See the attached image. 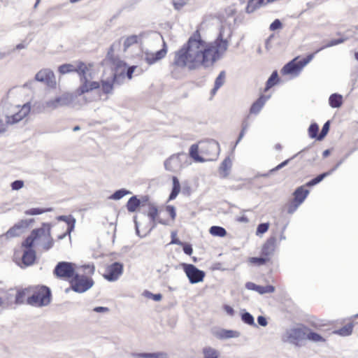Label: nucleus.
<instances>
[{"label": "nucleus", "instance_id": "obj_39", "mask_svg": "<svg viewBox=\"0 0 358 358\" xmlns=\"http://www.w3.org/2000/svg\"><path fill=\"white\" fill-rule=\"evenodd\" d=\"M29 224V222L28 220H21L18 224H15L12 229H10L8 233L13 235L16 234V231L27 228Z\"/></svg>", "mask_w": 358, "mask_h": 358}, {"label": "nucleus", "instance_id": "obj_45", "mask_svg": "<svg viewBox=\"0 0 358 358\" xmlns=\"http://www.w3.org/2000/svg\"><path fill=\"white\" fill-rule=\"evenodd\" d=\"M48 211V209H43V208H31V209H29L25 211V214L26 215H40V214H42L45 212H47Z\"/></svg>", "mask_w": 358, "mask_h": 358}, {"label": "nucleus", "instance_id": "obj_50", "mask_svg": "<svg viewBox=\"0 0 358 358\" xmlns=\"http://www.w3.org/2000/svg\"><path fill=\"white\" fill-rule=\"evenodd\" d=\"M188 0H173V4L176 9L180 10L187 4Z\"/></svg>", "mask_w": 358, "mask_h": 358}, {"label": "nucleus", "instance_id": "obj_30", "mask_svg": "<svg viewBox=\"0 0 358 358\" xmlns=\"http://www.w3.org/2000/svg\"><path fill=\"white\" fill-rule=\"evenodd\" d=\"M329 103L332 108H339L343 104V96L338 94H333L329 96Z\"/></svg>", "mask_w": 358, "mask_h": 358}, {"label": "nucleus", "instance_id": "obj_15", "mask_svg": "<svg viewBox=\"0 0 358 358\" xmlns=\"http://www.w3.org/2000/svg\"><path fill=\"white\" fill-rule=\"evenodd\" d=\"M87 64L82 61H76L74 64H64L58 67V71L62 75L76 73L79 76L80 73V69L85 68Z\"/></svg>", "mask_w": 358, "mask_h": 358}, {"label": "nucleus", "instance_id": "obj_53", "mask_svg": "<svg viewBox=\"0 0 358 358\" xmlns=\"http://www.w3.org/2000/svg\"><path fill=\"white\" fill-rule=\"evenodd\" d=\"M148 296L156 301H160L162 298V295L161 294H152L148 292Z\"/></svg>", "mask_w": 358, "mask_h": 358}, {"label": "nucleus", "instance_id": "obj_43", "mask_svg": "<svg viewBox=\"0 0 358 358\" xmlns=\"http://www.w3.org/2000/svg\"><path fill=\"white\" fill-rule=\"evenodd\" d=\"M331 173V171L329 172H326V173H323L319 176H317V177H315V178H313V180H311L310 181H309L306 185L307 186H313V185H315L317 183H319L320 181H322L326 176H329V174Z\"/></svg>", "mask_w": 358, "mask_h": 358}, {"label": "nucleus", "instance_id": "obj_12", "mask_svg": "<svg viewBox=\"0 0 358 358\" xmlns=\"http://www.w3.org/2000/svg\"><path fill=\"white\" fill-rule=\"evenodd\" d=\"M36 81L44 83L47 87L55 89L57 86L56 78L54 72L50 69H42L36 75Z\"/></svg>", "mask_w": 358, "mask_h": 358}, {"label": "nucleus", "instance_id": "obj_57", "mask_svg": "<svg viewBox=\"0 0 358 358\" xmlns=\"http://www.w3.org/2000/svg\"><path fill=\"white\" fill-rule=\"evenodd\" d=\"M94 310L96 313H103V312H108L109 310V309L106 307L99 306V307L94 308Z\"/></svg>", "mask_w": 358, "mask_h": 358}, {"label": "nucleus", "instance_id": "obj_44", "mask_svg": "<svg viewBox=\"0 0 358 358\" xmlns=\"http://www.w3.org/2000/svg\"><path fill=\"white\" fill-rule=\"evenodd\" d=\"M319 130V127L316 123H313L310 125L308 128V135L310 138H317V133Z\"/></svg>", "mask_w": 358, "mask_h": 358}, {"label": "nucleus", "instance_id": "obj_16", "mask_svg": "<svg viewBox=\"0 0 358 358\" xmlns=\"http://www.w3.org/2000/svg\"><path fill=\"white\" fill-rule=\"evenodd\" d=\"M147 203H149V197L148 196H143L141 199H138L136 196H133L128 200L126 207L128 212L134 213L136 211L141 205L145 206Z\"/></svg>", "mask_w": 358, "mask_h": 358}, {"label": "nucleus", "instance_id": "obj_22", "mask_svg": "<svg viewBox=\"0 0 358 358\" xmlns=\"http://www.w3.org/2000/svg\"><path fill=\"white\" fill-rule=\"evenodd\" d=\"M180 154L173 155L171 156L164 162V166L166 170L173 171L177 168L181 166V162L180 160Z\"/></svg>", "mask_w": 358, "mask_h": 358}, {"label": "nucleus", "instance_id": "obj_3", "mask_svg": "<svg viewBox=\"0 0 358 358\" xmlns=\"http://www.w3.org/2000/svg\"><path fill=\"white\" fill-rule=\"evenodd\" d=\"M85 271L84 274L75 273L74 275L69 280L70 287L78 293H83L90 289L94 285L92 275L94 273L95 267L94 264H87L82 266Z\"/></svg>", "mask_w": 358, "mask_h": 358}, {"label": "nucleus", "instance_id": "obj_36", "mask_svg": "<svg viewBox=\"0 0 358 358\" xmlns=\"http://www.w3.org/2000/svg\"><path fill=\"white\" fill-rule=\"evenodd\" d=\"M210 234L214 236L224 237L227 235L225 229L219 226H213L209 229Z\"/></svg>", "mask_w": 358, "mask_h": 358}, {"label": "nucleus", "instance_id": "obj_48", "mask_svg": "<svg viewBox=\"0 0 358 358\" xmlns=\"http://www.w3.org/2000/svg\"><path fill=\"white\" fill-rule=\"evenodd\" d=\"M269 224L268 223H262L258 225L256 234L257 235L262 234L266 232L268 229Z\"/></svg>", "mask_w": 358, "mask_h": 358}, {"label": "nucleus", "instance_id": "obj_20", "mask_svg": "<svg viewBox=\"0 0 358 358\" xmlns=\"http://www.w3.org/2000/svg\"><path fill=\"white\" fill-rule=\"evenodd\" d=\"M31 286H29L25 288H17L16 289L15 296V303L16 304H22L24 303H27L29 304V297L31 296Z\"/></svg>", "mask_w": 358, "mask_h": 358}, {"label": "nucleus", "instance_id": "obj_42", "mask_svg": "<svg viewBox=\"0 0 358 358\" xmlns=\"http://www.w3.org/2000/svg\"><path fill=\"white\" fill-rule=\"evenodd\" d=\"M173 243H176V245L182 246L183 251L186 255H191L192 254L193 249L190 244L183 243L180 241H174Z\"/></svg>", "mask_w": 358, "mask_h": 358}, {"label": "nucleus", "instance_id": "obj_47", "mask_svg": "<svg viewBox=\"0 0 358 358\" xmlns=\"http://www.w3.org/2000/svg\"><path fill=\"white\" fill-rule=\"evenodd\" d=\"M329 129V122H327L323 125L322 131L317 136V140H320V141L322 140L325 137V136L327 134Z\"/></svg>", "mask_w": 358, "mask_h": 358}, {"label": "nucleus", "instance_id": "obj_34", "mask_svg": "<svg viewBox=\"0 0 358 358\" xmlns=\"http://www.w3.org/2000/svg\"><path fill=\"white\" fill-rule=\"evenodd\" d=\"M306 339H308V340L315 342V343L325 342V338H324L319 334L312 331L308 327H307V333H306Z\"/></svg>", "mask_w": 358, "mask_h": 358}, {"label": "nucleus", "instance_id": "obj_38", "mask_svg": "<svg viewBox=\"0 0 358 358\" xmlns=\"http://www.w3.org/2000/svg\"><path fill=\"white\" fill-rule=\"evenodd\" d=\"M270 261L271 260L269 257H266L264 256H262L261 257H250L249 259L250 263L257 266L264 265Z\"/></svg>", "mask_w": 358, "mask_h": 358}, {"label": "nucleus", "instance_id": "obj_31", "mask_svg": "<svg viewBox=\"0 0 358 358\" xmlns=\"http://www.w3.org/2000/svg\"><path fill=\"white\" fill-rule=\"evenodd\" d=\"M114 52H115V48H114V45H112L108 50V52H107V55H106V58L110 62H112L113 64H115L117 63V64L118 66H126V64L124 62H123L122 61H120L119 59L117 58H115V56H114Z\"/></svg>", "mask_w": 358, "mask_h": 358}, {"label": "nucleus", "instance_id": "obj_37", "mask_svg": "<svg viewBox=\"0 0 358 358\" xmlns=\"http://www.w3.org/2000/svg\"><path fill=\"white\" fill-rule=\"evenodd\" d=\"M135 358H164L163 353H135Z\"/></svg>", "mask_w": 358, "mask_h": 358}, {"label": "nucleus", "instance_id": "obj_49", "mask_svg": "<svg viewBox=\"0 0 358 358\" xmlns=\"http://www.w3.org/2000/svg\"><path fill=\"white\" fill-rule=\"evenodd\" d=\"M242 320L248 324H254V318L249 313H245L242 315Z\"/></svg>", "mask_w": 358, "mask_h": 358}, {"label": "nucleus", "instance_id": "obj_29", "mask_svg": "<svg viewBox=\"0 0 358 358\" xmlns=\"http://www.w3.org/2000/svg\"><path fill=\"white\" fill-rule=\"evenodd\" d=\"M115 79V78H114L111 80H101V82H99L101 83L100 87L101 88L103 93L107 94H110L112 92V91L113 90Z\"/></svg>", "mask_w": 358, "mask_h": 358}, {"label": "nucleus", "instance_id": "obj_5", "mask_svg": "<svg viewBox=\"0 0 358 358\" xmlns=\"http://www.w3.org/2000/svg\"><path fill=\"white\" fill-rule=\"evenodd\" d=\"M148 216L152 222H158L162 224H168L175 220L176 209L173 206H167L164 208L158 209L152 203H148Z\"/></svg>", "mask_w": 358, "mask_h": 358}, {"label": "nucleus", "instance_id": "obj_46", "mask_svg": "<svg viewBox=\"0 0 358 358\" xmlns=\"http://www.w3.org/2000/svg\"><path fill=\"white\" fill-rule=\"evenodd\" d=\"M74 222H75L74 220L72 222H71V221L68 222V227H67L66 231L64 234H62V235L59 236L58 239H62L66 236L70 235L71 232L73 229Z\"/></svg>", "mask_w": 358, "mask_h": 358}, {"label": "nucleus", "instance_id": "obj_26", "mask_svg": "<svg viewBox=\"0 0 358 358\" xmlns=\"http://www.w3.org/2000/svg\"><path fill=\"white\" fill-rule=\"evenodd\" d=\"M189 156L196 162H203L200 147L198 144H193L189 148Z\"/></svg>", "mask_w": 358, "mask_h": 358}, {"label": "nucleus", "instance_id": "obj_59", "mask_svg": "<svg viewBox=\"0 0 358 358\" xmlns=\"http://www.w3.org/2000/svg\"><path fill=\"white\" fill-rule=\"evenodd\" d=\"M174 241H180L177 238V233H176V231H173L171 233V241L170 244H176V243H173Z\"/></svg>", "mask_w": 358, "mask_h": 358}, {"label": "nucleus", "instance_id": "obj_17", "mask_svg": "<svg viewBox=\"0 0 358 358\" xmlns=\"http://www.w3.org/2000/svg\"><path fill=\"white\" fill-rule=\"evenodd\" d=\"M277 241L278 240L275 236H271L268 238L262 245L261 250L262 256L269 257L271 259V257L273 255L276 249Z\"/></svg>", "mask_w": 358, "mask_h": 358}, {"label": "nucleus", "instance_id": "obj_8", "mask_svg": "<svg viewBox=\"0 0 358 358\" xmlns=\"http://www.w3.org/2000/svg\"><path fill=\"white\" fill-rule=\"evenodd\" d=\"M76 265L72 262H59L53 270L54 275L61 280H69L74 275Z\"/></svg>", "mask_w": 358, "mask_h": 358}, {"label": "nucleus", "instance_id": "obj_56", "mask_svg": "<svg viewBox=\"0 0 358 358\" xmlns=\"http://www.w3.org/2000/svg\"><path fill=\"white\" fill-rule=\"evenodd\" d=\"M344 41H345V39H343V38H339V39H337V40H332L329 43L328 46H333V45H336L340 44V43L344 42Z\"/></svg>", "mask_w": 358, "mask_h": 358}, {"label": "nucleus", "instance_id": "obj_33", "mask_svg": "<svg viewBox=\"0 0 358 358\" xmlns=\"http://www.w3.org/2000/svg\"><path fill=\"white\" fill-rule=\"evenodd\" d=\"M279 81H280V79L278 78V72H277V71H274L266 82L264 92L268 91L272 87H273L274 85L278 84L279 83Z\"/></svg>", "mask_w": 358, "mask_h": 358}, {"label": "nucleus", "instance_id": "obj_63", "mask_svg": "<svg viewBox=\"0 0 358 358\" xmlns=\"http://www.w3.org/2000/svg\"><path fill=\"white\" fill-rule=\"evenodd\" d=\"M330 152L329 150H326L323 152L322 155L324 157H327L329 155Z\"/></svg>", "mask_w": 358, "mask_h": 358}, {"label": "nucleus", "instance_id": "obj_24", "mask_svg": "<svg viewBox=\"0 0 358 358\" xmlns=\"http://www.w3.org/2000/svg\"><path fill=\"white\" fill-rule=\"evenodd\" d=\"M249 289L257 291L259 294L272 293L274 292L275 288L272 285L260 286L254 283H250L247 285Z\"/></svg>", "mask_w": 358, "mask_h": 358}, {"label": "nucleus", "instance_id": "obj_9", "mask_svg": "<svg viewBox=\"0 0 358 358\" xmlns=\"http://www.w3.org/2000/svg\"><path fill=\"white\" fill-rule=\"evenodd\" d=\"M306 333L307 327L301 324L297 327L287 330L282 339L285 342H289L296 345H299L300 342L306 339Z\"/></svg>", "mask_w": 358, "mask_h": 358}, {"label": "nucleus", "instance_id": "obj_60", "mask_svg": "<svg viewBox=\"0 0 358 358\" xmlns=\"http://www.w3.org/2000/svg\"><path fill=\"white\" fill-rule=\"evenodd\" d=\"M6 131V127L4 124L0 121V135L3 134Z\"/></svg>", "mask_w": 358, "mask_h": 358}, {"label": "nucleus", "instance_id": "obj_64", "mask_svg": "<svg viewBox=\"0 0 358 358\" xmlns=\"http://www.w3.org/2000/svg\"><path fill=\"white\" fill-rule=\"evenodd\" d=\"M287 163V161H285L283 162H282L281 164H280L278 166H277V169H280V168H282V166H284Z\"/></svg>", "mask_w": 358, "mask_h": 358}, {"label": "nucleus", "instance_id": "obj_14", "mask_svg": "<svg viewBox=\"0 0 358 358\" xmlns=\"http://www.w3.org/2000/svg\"><path fill=\"white\" fill-rule=\"evenodd\" d=\"M30 111L31 105L29 103L24 104L21 107H18V110L16 113L13 115L6 116V124H14L19 122L26 117L29 114Z\"/></svg>", "mask_w": 358, "mask_h": 358}, {"label": "nucleus", "instance_id": "obj_41", "mask_svg": "<svg viewBox=\"0 0 358 358\" xmlns=\"http://www.w3.org/2000/svg\"><path fill=\"white\" fill-rule=\"evenodd\" d=\"M138 43V37L136 35H131L127 37L124 41V50L128 49L131 45Z\"/></svg>", "mask_w": 358, "mask_h": 358}, {"label": "nucleus", "instance_id": "obj_18", "mask_svg": "<svg viewBox=\"0 0 358 358\" xmlns=\"http://www.w3.org/2000/svg\"><path fill=\"white\" fill-rule=\"evenodd\" d=\"M309 191L305 188L304 186L298 187L294 192V199L292 201L293 209L291 211L294 210L300 204L303 203L305 199L307 197Z\"/></svg>", "mask_w": 358, "mask_h": 358}, {"label": "nucleus", "instance_id": "obj_27", "mask_svg": "<svg viewBox=\"0 0 358 358\" xmlns=\"http://www.w3.org/2000/svg\"><path fill=\"white\" fill-rule=\"evenodd\" d=\"M354 328L353 322H348L345 324L343 327L339 329L335 330L334 334L341 336H347L350 335L352 333V330Z\"/></svg>", "mask_w": 358, "mask_h": 358}, {"label": "nucleus", "instance_id": "obj_11", "mask_svg": "<svg viewBox=\"0 0 358 358\" xmlns=\"http://www.w3.org/2000/svg\"><path fill=\"white\" fill-rule=\"evenodd\" d=\"M181 267L182 268L190 283L196 284L203 280L206 275L205 272L199 270L194 265L182 263L181 264Z\"/></svg>", "mask_w": 358, "mask_h": 358}, {"label": "nucleus", "instance_id": "obj_40", "mask_svg": "<svg viewBox=\"0 0 358 358\" xmlns=\"http://www.w3.org/2000/svg\"><path fill=\"white\" fill-rule=\"evenodd\" d=\"M129 194H131L129 191L126 190L124 189H121L115 192L109 198L113 200H119L122 199L123 196Z\"/></svg>", "mask_w": 358, "mask_h": 358}, {"label": "nucleus", "instance_id": "obj_61", "mask_svg": "<svg viewBox=\"0 0 358 358\" xmlns=\"http://www.w3.org/2000/svg\"><path fill=\"white\" fill-rule=\"evenodd\" d=\"M1 292H2V290L0 289V308L3 307L4 306V300L3 299V297L1 296Z\"/></svg>", "mask_w": 358, "mask_h": 358}, {"label": "nucleus", "instance_id": "obj_52", "mask_svg": "<svg viewBox=\"0 0 358 358\" xmlns=\"http://www.w3.org/2000/svg\"><path fill=\"white\" fill-rule=\"evenodd\" d=\"M24 185V182L22 180H15L11 184L13 189L18 190L21 189Z\"/></svg>", "mask_w": 358, "mask_h": 358}, {"label": "nucleus", "instance_id": "obj_6", "mask_svg": "<svg viewBox=\"0 0 358 358\" xmlns=\"http://www.w3.org/2000/svg\"><path fill=\"white\" fill-rule=\"evenodd\" d=\"M31 293L29 305L42 307L48 305L51 301V291L45 285L31 286Z\"/></svg>", "mask_w": 358, "mask_h": 358}, {"label": "nucleus", "instance_id": "obj_55", "mask_svg": "<svg viewBox=\"0 0 358 358\" xmlns=\"http://www.w3.org/2000/svg\"><path fill=\"white\" fill-rule=\"evenodd\" d=\"M136 68V66H132L129 67L127 72V76L129 79H131L132 78L133 73L134 72Z\"/></svg>", "mask_w": 358, "mask_h": 358}, {"label": "nucleus", "instance_id": "obj_35", "mask_svg": "<svg viewBox=\"0 0 358 358\" xmlns=\"http://www.w3.org/2000/svg\"><path fill=\"white\" fill-rule=\"evenodd\" d=\"M203 358H218L219 352L211 347H205L202 350Z\"/></svg>", "mask_w": 358, "mask_h": 358}, {"label": "nucleus", "instance_id": "obj_62", "mask_svg": "<svg viewBox=\"0 0 358 358\" xmlns=\"http://www.w3.org/2000/svg\"><path fill=\"white\" fill-rule=\"evenodd\" d=\"M245 129H246V126H245V127H243V129H242L241 132L240 133V136H239V138H238V141H240V140L242 138V137L243 136L244 133H245Z\"/></svg>", "mask_w": 358, "mask_h": 358}, {"label": "nucleus", "instance_id": "obj_13", "mask_svg": "<svg viewBox=\"0 0 358 358\" xmlns=\"http://www.w3.org/2000/svg\"><path fill=\"white\" fill-rule=\"evenodd\" d=\"M122 273L123 264L120 262H114L106 267L103 277L108 281H115L120 277Z\"/></svg>", "mask_w": 358, "mask_h": 358}, {"label": "nucleus", "instance_id": "obj_58", "mask_svg": "<svg viewBox=\"0 0 358 358\" xmlns=\"http://www.w3.org/2000/svg\"><path fill=\"white\" fill-rule=\"evenodd\" d=\"M224 309L230 315H233L234 313V309L229 306H224Z\"/></svg>", "mask_w": 358, "mask_h": 358}, {"label": "nucleus", "instance_id": "obj_28", "mask_svg": "<svg viewBox=\"0 0 358 358\" xmlns=\"http://www.w3.org/2000/svg\"><path fill=\"white\" fill-rule=\"evenodd\" d=\"M231 165L232 163L230 158L227 157L223 160L220 167V173L222 177L225 178L229 175Z\"/></svg>", "mask_w": 358, "mask_h": 358}, {"label": "nucleus", "instance_id": "obj_1", "mask_svg": "<svg viewBox=\"0 0 358 358\" xmlns=\"http://www.w3.org/2000/svg\"><path fill=\"white\" fill-rule=\"evenodd\" d=\"M228 45L229 41L223 38L222 33L213 42L208 43L202 39L200 30L196 29L187 43L175 52L171 66L175 69L209 67L227 51Z\"/></svg>", "mask_w": 358, "mask_h": 358}, {"label": "nucleus", "instance_id": "obj_7", "mask_svg": "<svg viewBox=\"0 0 358 358\" xmlns=\"http://www.w3.org/2000/svg\"><path fill=\"white\" fill-rule=\"evenodd\" d=\"M313 59V55L307 56L306 58L299 60L298 57L294 58L287 63L281 70L282 75H291L296 76L299 74L302 69L310 62Z\"/></svg>", "mask_w": 358, "mask_h": 358}, {"label": "nucleus", "instance_id": "obj_25", "mask_svg": "<svg viewBox=\"0 0 358 358\" xmlns=\"http://www.w3.org/2000/svg\"><path fill=\"white\" fill-rule=\"evenodd\" d=\"M226 80V72L222 71L215 80L214 87L211 90V94L214 96L217 91L224 85Z\"/></svg>", "mask_w": 358, "mask_h": 358}, {"label": "nucleus", "instance_id": "obj_32", "mask_svg": "<svg viewBox=\"0 0 358 358\" xmlns=\"http://www.w3.org/2000/svg\"><path fill=\"white\" fill-rule=\"evenodd\" d=\"M173 188L169 196V199H174L180 192V184L177 177L173 176Z\"/></svg>", "mask_w": 358, "mask_h": 358}, {"label": "nucleus", "instance_id": "obj_51", "mask_svg": "<svg viewBox=\"0 0 358 358\" xmlns=\"http://www.w3.org/2000/svg\"><path fill=\"white\" fill-rule=\"evenodd\" d=\"M269 28L271 31H275L276 29H281L282 23L278 19H276L271 24Z\"/></svg>", "mask_w": 358, "mask_h": 358}, {"label": "nucleus", "instance_id": "obj_54", "mask_svg": "<svg viewBox=\"0 0 358 358\" xmlns=\"http://www.w3.org/2000/svg\"><path fill=\"white\" fill-rule=\"evenodd\" d=\"M257 322L259 325L265 327L267 325V321L266 319L263 316H259L257 317Z\"/></svg>", "mask_w": 358, "mask_h": 358}, {"label": "nucleus", "instance_id": "obj_2", "mask_svg": "<svg viewBox=\"0 0 358 358\" xmlns=\"http://www.w3.org/2000/svg\"><path fill=\"white\" fill-rule=\"evenodd\" d=\"M52 225L43 223L41 227L34 229L30 235L22 243V247L34 248L41 251H47L54 245L51 236Z\"/></svg>", "mask_w": 358, "mask_h": 358}, {"label": "nucleus", "instance_id": "obj_21", "mask_svg": "<svg viewBox=\"0 0 358 358\" xmlns=\"http://www.w3.org/2000/svg\"><path fill=\"white\" fill-rule=\"evenodd\" d=\"M24 252L22 257V263L25 266L33 264L36 259V252L34 248L22 247Z\"/></svg>", "mask_w": 358, "mask_h": 358}, {"label": "nucleus", "instance_id": "obj_10", "mask_svg": "<svg viewBox=\"0 0 358 358\" xmlns=\"http://www.w3.org/2000/svg\"><path fill=\"white\" fill-rule=\"evenodd\" d=\"M219 152V145L214 141H209L200 143V154L203 162L212 161L217 158Z\"/></svg>", "mask_w": 358, "mask_h": 358}, {"label": "nucleus", "instance_id": "obj_19", "mask_svg": "<svg viewBox=\"0 0 358 358\" xmlns=\"http://www.w3.org/2000/svg\"><path fill=\"white\" fill-rule=\"evenodd\" d=\"M167 53L166 44L164 42L163 48L156 52H146L145 56V62L151 65L156 63L157 61L165 57Z\"/></svg>", "mask_w": 358, "mask_h": 358}, {"label": "nucleus", "instance_id": "obj_4", "mask_svg": "<svg viewBox=\"0 0 358 358\" xmlns=\"http://www.w3.org/2000/svg\"><path fill=\"white\" fill-rule=\"evenodd\" d=\"M80 70V73L78 76L80 85L76 90L77 95L81 96L100 88L101 83L99 81L91 80L94 74V64L92 63H87L85 68Z\"/></svg>", "mask_w": 358, "mask_h": 358}, {"label": "nucleus", "instance_id": "obj_23", "mask_svg": "<svg viewBox=\"0 0 358 358\" xmlns=\"http://www.w3.org/2000/svg\"><path fill=\"white\" fill-rule=\"evenodd\" d=\"M268 99V97L264 95L260 96V97L251 106L250 113L252 114H257L261 110Z\"/></svg>", "mask_w": 358, "mask_h": 358}]
</instances>
